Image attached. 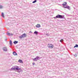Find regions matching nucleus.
<instances>
[{"label": "nucleus", "mask_w": 78, "mask_h": 78, "mask_svg": "<svg viewBox=\"0 0 78 78\" xmlns=\"http://www.w3.org/2000/svg\"><path fill=\"white\" fill-rule=\"evenodd\" d=\"M17 70V72L18 73H20V72H21V70H22V69L20 68H19V67L17 66H15L13 67L10 69V71H12V70Z\"/></svg>", "instance_id": "1"}, {"label": "nucleus", "mask_w": 78, "mask_h": 78, "mask_svg": "<svg viewBox=\"0 0 78 78\" xmlns=\"http://www.w3.org/2000/svg\"><path fill=\"white\" fill-rule=\"evenodd\" d=\"M54 19H65L64 16L61 15H57L55 17H54Z\"/></svg>", "instance_id": "2"}, {"label": "nucleus", "mask_w": 78, "mask_h": 78, "mask_svg": "<svg viewBox=\"0 0 78 78\" xmlns=\"http://www.w3.org/2000/svg\"><path fill=\"white\" fill-rule=\"evenodd\" d=\"M26 36H27V34H24L22 35L21 36H19V38H20V39H22V38L23 37H26Z\"/></svg>", "instance_id": "3"}, {"label": "nucleus", "mask_w": 78, "mask_h": 78, "mask_svg": "<svg viewBox=\"0 0 78 78\" xmlns=\"http://www.w3.org/2000/svg\"><path fill=\"white\" fill-rule=\"evenodd\" d=\"M48 47L49 48H53V45L51 44H48Z\"/></svg>", "instance_id": "4"}, {"label": "nucleus", "mask_w": 78, "mask_h": 78, "mask_svg": "<svg viewBox=\"0 0 78 78\" xmlns=\"http://www.w3.org/2000/svg\"><path fill=\"white\" fill-rule=\"evenodd\" d=\"M39 59V57L37 56L35 58L33 59V61H37L38 59Z\"/></svg>", "instance_id": "5"}, {"label": "nucleus", "mask_w": 78, "mask_h": 78, "mask_svg": "<svg viewBox=\"0 0 78 78\" xmlns=\"http://www.w3.org/2000/svg\"><path fill=\"white\" fill-rule=\"evenodd\" d=\"M4 51H7V49L6 47H4L2 48Z\"/></svg>", "instance_id": "6"}, {"label": "nucleus", "mask_w": 78, "mask_h": 78, "mask_svg": "<svg viewBox=\"0 0 78 78\" xmlns=\"http://www.w3.org/2000/svg\"><path fill=\"white\" fill-rule=\"evenodd\" d=\"M63 7L64 8H66L67 9H68L70 10V6H69L67 5L66 6H64Z\"/></svg>", "instance_id": "7"}, {"label": "nucleus", "mask_w": 78, "mask_h": 78, "mask_svg": "<svg viewBox=\"0 0 78 78\" xmlns=\"http://www.w3.org/2000/svg\"><path fill=\"white\" fill-rule=\"evenodd\" d=\"M9 44L10 46H12V41L10 40L9 41Z\"/></svg>", "instance_id": "8"}, {"label": "nucleus", "mask_w": 78, "mask_h": 78, "mask_svg": "<svg viewBox=\"0 0 78 78\" xmlns=\"http://www.w3.org/2000/svg\"><path fill=\"white\" fill-rule=\"evenodd\" d=\"M13 55H14L15 56H16V55H17V53L15 52H13Z\"/></svg>", "instance_id": "9"}, {"label": "nucleus", "mask_w": 78, "mask_h": 78, "mask_svg": "<svg viewBox=\"0 0 78 78\" xmlns=\"http://www.w3.org/2000/svg\"><path fill=\"white\" fill-rule=\"evenodd\" d=\"M62 5L63 6H66V5H67V2H64L63 3Z\"/></svg>", "instance_id": "10"}, {"label": "nucleus", "mask_w": 78, "mask_h": 78, "mask_svg": "<svg viewBox=\"0 0 78 78\" xmlns=\"http://www.w3.org/2000/svg\"><path fill=\"white\" fill-rule=\"evenodd\" d=\"M36 27L37 28H40L41 27V25L40 24H37L36 25Z\"/></svg>", "instance_id": "11"}, {"label": "nucleus", "mask_w": 78, "mask_h": 78, "mask_svg": "<svg viewBox=\"0 0 78 78\" xmlns=\"http://www.w3.org/2000/svg\"><path fill=\"white\" fill-rule=\"evenodd\" d=\"M17 43H18V41H15L13 42V43L14 44H17Z\"/></svg>", "instance_id": "12"}, {"label": "nucleus", "mask_w": 78, "mask_h": 78, "mask_svg": "<svg viewBox=\"0 0 78 78\" xmlns=\"http://www.w3.org/2000/svg\"><path fill=\"white\" fill-rule=\"evenodd\" d=\"M18 62H19L20 63H23V62L22 61V60H19L18 61Z\"/></svg>", "instance_id": "13"}, {"label": "nucleus", "mask_w": 78, "mask_h": 78, "mask_svg": "<svg viewBox=\"0 0 78 78\" xmlns=\"http://www.w3.org/2000/svg\"><path fill=\"white\" fill-rule=\"evenodd\" d=\"M34 34H38V32H37V31H35L34 32Z\"/></svg>", "instance_id": "14"}, {"label": "nucleus", "mask_w": 78, "mask_h": 78, "mask_svg": "<svg viewBox=\"0 0 78 78\" xmlns=\"http://www.w3.org/2000/svg\"><path fill=\"white\" fill-rule=\"evenodd\" d=\"M2 16L3 18H5V16H4V13H3V12L2 13Z\"/></svg>", "instance_id": "15"}, {"label": "nucleus", "mask_w": 78, "mask_h": 78, "mask_svg": "<svg viewBox=\"0 0 78 78\" xmlns=\"http://www.w3.org/2000/svg\"><path fill=\"white\" fill-rule=\"evenodd\" d=\"M76 47H78V44H76V45L74 46V48H76Z\"/></svg>", "instance_id": "16"}, {"label": "nucleus", "mask_w": 78, "mask_h": 78, "mask_svg": "<svg viewBox=\"0 0 78 78\" xmlns=\"http://www.w3.org/2000/svg\"><path fill=\"white\" fill-rule=\"evenodd\" d=\"M36 2H37V0H35L32 3H36Z\"/></svg>", "instance_id": "17"}, {"label": "nucleus", "mask_w": 78, "mask_h": 78, "mask_svg": "<svg viewBox=\"0 0 78 78\" xmlns=\"http://www.w3.org/2000/svg\"><path fill=\"white\" fill-rule=\"evenodd\" d=\"M3 8V6L2 5H0V9H2Z\"/></svg>", "instance_id": "18"}, {"label": "nucleus", "mask_w": 78, "mask_h": 78, "mask_svg": "<svg viewBox=\"0 0 78 78\" xmlns=\"http://www.w3.org/2000/svg\"><path fill=\"white\" fill-rule=\"evenodd\" d=\"M10 33H7V35H8V36H10Z\"/></svg>", "instance_id": "19"}, {"label": "nucleus", "mask_w": 78, "mask_h": 78, "mask_svg": "<svg viewBox=\"0 0 78 78\" xmlns=\"http://www.w3.org/2000/svg\"><path fill=\"white\" fill-rule=\"evenodd\" d=\"M63 41H64V40H63V39H62L60 41V42H63Z\"/></svg>", "instance_id": "20"}, {"label": "nucleus", "mask_w": 78, "mask_h": 78, "mask_svg": "<svg viewBox=\"0 0 78 78\" xmlns=\"http://www.w3.org/2000/svg\"><path fill=\"white\" fill-rule=\"evenodd\" d=\"M74 56L75 57H76V56H77V55H76V54H75L74 55Z\"/></svg>", "instance_id": "21"}, {"label": "nucleus", "mask_w": 78, "mask_h": 78, "mask_svg": "<svg viewBox=\"0 0 78 78\" xmlns=\"http://www.w3.org/2000/svg\"><path fill=\"white\" fill-rule=\"evenodd\" d=\"M32 65H33V66H34V65H35V63H34V62L33 63Z\"/></svg>", "instance_id": "22"}, {"label": "nucleus", "mask_w": 78, "mask_h": 78, "mask_svg": "<svg viewBox=\"0 0 78 78\" xmlns=\"http://www.w3.org/2000/svg\"><path fill=\"white\" fill-rule=\"evenodd\" d=\"M46 35L48 36H49V34H46Z\"/></svg>", "instance_id": "23"}, {"label": "nucleus", "mask_w": 78, "mask_h": 78, "mask_svg": "<svg viewBox=\"0 0 78 78\" xmlns=\"http://www.w3.org/2000/svg\"><path fill=\"white\" fill-rule=\"evenodd\" d=\"M13 35V34H10V36H12Z\"/></svg>", "instance_id": "24"}, {"label": "nucleus", "mask_w": 78, "mask_h": 78, "mask_svg": "<svg viewBox=\"0 0 78 78\" xmlns=\"http://www.w3.org/2000/svg\"><path fill=\"white\" fill-rule=\"evenodd\" d=\"M5 41H7V38H6V39H5Z\"/></svg>", "instance_id": "25"}, {"label": "nucleus", "mask_w": 78, "mask_h": 78, "mask_svg": "<svg viewBox=\"0 0 78 78\" xmlns=\"http://www.w3.org/2000/svg\"><path fill=\"white\" fill-rule=\"evenodd\" d=\"M32 33L31 31H30V33Z\"/></svg>", "instance_id": "26"}]
</instances>
